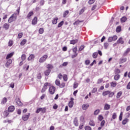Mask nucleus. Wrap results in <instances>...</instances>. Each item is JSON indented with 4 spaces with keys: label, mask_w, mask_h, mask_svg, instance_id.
Wrapping results in <instances>:
<instances>
[{
    "label": "nucleus",
    "mask_w": 130,
    "mask_h": 130,
    "mask_svg": "<svg viewBox=\"0 0 130 130\" xmlns=\"http://www.w3.org/2000/svg\"><path fill=\"white\" fill-rule=\"evenodd\" d=\"M30 117V113H28V115H24L22 116V119L24 120V121H26V120H28V119Z\"/></svg>",
    "instance_id": "nucleus-5"
},
{
    "label": "nucleus",
    "mask_w": 130,
    "mask_h": 130,
    "mask_svg": "<svg viewBox=\"0 0 130 130\" xmlns=\"http://www.w3.org/2000/svg\"><path fill=\"white\" fill-rule=\"evenodd\" d=\"M57 20H58V18H57V17H56V18H54L52 20V23L54 25H55V24H57Z\"/></svg>",
    "instance_id": "nucleus-20"
},
{
    "label": "nucleus",
    "mask_w": 130,
    "mask_h": 130,
    "mask_svg": "<svg viewBox=\"0 0 130 130\" xmlns=\"http://www.w3.org/2000/svg\"><path fill=\"white\" fill-rule=\"evenodd\" d=\"M122 95V92L119 91L117 93L116 98L117 99H119V98H120V96Z\"/></svg>",
    "instance_id": "nucleus-22"
},
{
    "label": "nucleus",
    "mask_w": 130,
    "mask_h": 130,
    "mask_svg": "<svg viewBox=\"0 0 130 130\" xmlns=\"http://www.w3.org/2000/svg\"><path fill=\"white\" fill-rule=\"evenodd\" d=\"M69 106L70 108H72L74 106V101H70L69 103Z\"/></svg>",
    "instance_id": "nucleus-29"
},
{
    "label": "nucleus",
    "mask_w": 130,
    "mask_h": 130,
    "mask_svg": "<svg viewBox=\"0 0 130 130\" xmlns=\"http://www.w3.org/2000/svg\"><path fill=\"white\" fill-rule=\"evenodd\" d=\"M80 23H81V21L78 20L75 21L73 25H79V24H80Z\"/></svg>",
    "instance_id": "nucleus-51"
},
{
    "label": "nucleus",
    "mask_w": 130,
    "mask_h": 130,
    "mask_svg": "<svg viewBox=\"0 0 130 130\" xmlns=\"http://www.w3.org/2000/svg\"><path fill=\"white\" fill-rule=\"evenodd\" d=\"M102 82H103V79H99L98 80V84H101V83H102Z\"/></svg>",
    "instance_id": "nucleus-62"
},
{
    "label": "nucleus",
    "mask_w": 130,
    "mask_h": 130,
    "mask_svg": "<svg viewBox=\"0 0 130 130\" xmlns=\"http://www.w3.org/2000/svg\"><path fill=\"white\" fill-rule=\"evenodd\" d=\"M13 55H14V52L10 53V54H8L7 55L6 59H9V58H11V57H12V56H13Z\"/></svg>",
    "instance_id": "nucleus-16"
},
{
    "label": "nucleus",
    "mask_w": 130,
    "mask_h": 130,
    "mask_svg": "<svg viewBox=\"0 0 130 130\" xmlns=\"http://www.w3.org/2000/svg\"><path fill=\"white\" fill-rule=\"evenodd\" d=\"M97 56H98V53L94 52L92 54V57L93 58H97Z\"/></svg>",
    "instance_id": "nucleus-31"
},
{
    "label": "nucleus",
    "mask_w": 130,
    "mask_h": 130,
    "mask_svg": "<svg viewBox=\"0 0 130 130\" xmlns=\"http://www.w3.org/2000/svg\"><path fill=\"white\" fill-rule=\"evenodd\" d=\"M130 51V48H127L126 49V50L124 52V53H123V56H126V55H127V53H128V52H129Z\"/></svg>",
    "instance_id": "nucleus-19"
},
{
    "label": "nucleus",
    "mask_w": 130,
    "mask_h": 130,
    "mask_svg": "<svg viewBox=\"0 0 130 130\" xmlns=\"http://www.w3.org/2000/svg\"><path fill=\"white\" fill-rule=\"evenodd\" d=\"M111 87H116V82H111Z\"/></svg>",
    "instance_id": "nucleus-39"
},
{
    "label": "nucleus",
    "mask_w": 130,
    "mask_h": 130,
    "mask_svg": "<svg viewBox=\"0 0 130 130\" xmlns=\"http://www.w3.org/2000/svg\"><path fill=\"white\" fill-rule=\"evenodd\" d=\"M47 68L48 69V70H50V69H53V66L49 64L47 66Z\"/></svg>",
    "instance_id": "nucleus-43"
},
{
    "label": "nucleus",
    "mask_w": 130,
    "mask_h": 130,
    "mask_svg": "<svg viewBox=\"0 0 130 130\" xmlns=\"http://www.w3.org/2000/svg\"><path fill=\"white\" fill-rule=\"evenodd\" d=\"M41 111L42 112V113H45V111H46V110L45 108H41Z\"/></svg>",
    "instance_id": "nucleus-59"
},
{
    "label": "nucleus",
    "mask_w": 130,
    "mask_h": 130,
    "mask_svg": "<svg viewBox=\"0 0 130 130\" xmlns=\"http://www.w3.org/2000/svg\"><path fill=\"white\" fill-rule=\"evenodd\" d=\"M77 50H78V48H77V47H75L73 49V51L74 53H77Z\"/></svg>",
    "instance_id": "nucleus-54"
},
{
    "label": "nucleus",
    "mask_w": 130,
    "mask_h": 130,
    "mask_svg": "<svg viewBox=\"0 0 130 130\" xmlns=\"http://www.w3.org/2000/svg\"><path fill=\"white\" fill-rule=\"evenodd\" d=\"M74 123L76 126H78L79 125V123L78 122V119L75 118L74 120Z\"/></svg>",
    "instance_id": "nucleus-21"
},
{
    "label": "nucleus",
    "mask_w": 130,
    "mask_h": 130,
    "mask_svg": "<svg viewBox=\"0 0 130 130\" xmlns=\"http://www.w3.org/2000/svg\"><path fill=\"white\" fill-rule=\"evenodd\" d=\"M62 25H63V21H62L60 23H59V24H58V27L60 28V27H61Z\"/></svg>",
    "instance_id": "nucleus-42"
},
{
    "label": "nucleus",
    "mask_w": 130,
    "mask_h": 130,
    "mask_svg": "<svg viewBox=\"0 0 130 130\" xmlns=\"http://www.w3.org/2000/svg\"><path fill=\"white\" fill-rule=\"evenodd\" d=\"M120 78V75L118 74L115 75L114 77V79L115 81H118V80H119Z\"/></svg>",
    "instance_id": "nucleus-13"
},
{
    "label": "nucleus",
    "mask_w": 130,
    "mask_h": 130,
    "mask_svg": "<svg viewBox=\"0 0 130 130\" xmlns=\"http://www.w3.org/2000/svg\"><path fill=\"white\" fill-rule=\"evenodd\" d=\"M109 45V44H108V43H107V42L105 43H104L105 48H106V49L107 48V47H108Z\"/></svg>",
    "instance_id": "nucleus-53"
},
{
    "label": "nucleus",
    "mask_w": 130,
    "mask_h": 130,
    "mask_svg": "<svg viewBox=\"0 0 130 130\" xmlns=\"http://www.w3.org/2000/svg\"><path fill=\"white\" fill-rule=\"evenodd\" d=\"M115 74L116 75V74H120V70L118 69H116L115 70Z\"/></svg>",
    "instance_id": "nucleus-36"
},
{
    "label": "nucleus",
    "mask_w": 130,
    "mask_h": 130,
    "mask_svg": "<svg viewBox=\"0 0 130 130\" xmlns=\"http://www.w3.org/2000/svg\"><path fill=\"white\" fill-rule=\"evenodd\" d=\"M126 58H122L120 59V62H121V63H123V62H125V61H126Z\"/></svg>",
    "instance_id": "nucleus-33"
},
{
    "label": "nucleus",
    "mask_w": 130,
    "mask_h": 130,
    "mask_svg": "<svg viewBox=\"0 0 130 130\" xmlns=\"http://www.w3.org/2000/svg\"><path fill=\"white\" fill-rule=\"evenodd\" d=\"M78 86H79V84H78V83H74L73 85L74 89H76V88H78Z\"/></svg>",
    "instance_id": "nucleus-44"
},
{
    "label": "nucleus",
    "mask_w": 130,
    "mask_h": 130,
    "mask_svg": "<svg viewBox=\"0 0 130 130\" xmlns=\"http://www.w3.org/2000/svg\"><path fill=\"white\" fill-rule=\"evenodd\" d=\"M69 13L70 12L68 10L66 11L63 14V18H66L68 15H69Z\"/></svg>",
    "instance_id": "nucleus-25"
},
{
    "label": "nucleus",
    "mask_w": 130,
    "mask_h": 130,
    "mask_svg": "<svg viewBox=\"0 0 130 130\" xmlns=\"http://www.w3.org/2000/svg\"><path fill=\"white\" fill-rule=\"evenodd\" d=\"M3 28L5 29V30H8L9 28H10V24L8 23H5L3 25Z\"/></svg>",
    "instance_id": "nucleus-10"
},
{
    "label": "nucleus",
    "mask_w": 130,
    "mask_h": 130,
    "mask_svg": "<svg viewBox=\"0 0 130 130\" xmlns=\"http://www.w3.org/2000/svg\"><path fill=\"white\" fill-rule=\"evenodd\" d=\"M100 112V110H99V109L96 110L94 112V115H98V114H99Z\"/></svg>",
    "instance_id": "nucleus-32"
},
{
    "label": "nucleus",
    "mask_w": 130,
    "mask_h": 130,
    "mask_svg": "<svg viewBox=\"0 0 130 130\" xmlns=\"http://www.w3.org/2000/svg\"><path fill=\"white\" fill-rule=\"evenodd\" d=\"M112 40H113V41L117 40V36H114L113 37H112Z\"/></svg>",
    "instance_id": "nucleus-41"
},
{
    "label": "nucleus",
    "mask_w": 130,
    "mask_h": 130,
    "mask_svg": "<svg viewBox=\"0 0 130 130\" xmlns=\"http://www.w3.org/2000/svg\"><path fill=\"white\" fill-rule=\"evenodd\" d=\"M104 109L105 110H109V109H110V105L108 104H106L104 106Z\"/></svg>",
    "instance_id": "nucleus-12"
},
{
    "label": "nucleus",
    "mask_w": 130,
    "mask_h": 130,
    "mask_svg": "<svg viewBox=\"0 0 130 130\" xmlns=\"http://www.w3.org/2000/svg\"><path fill=\"white\" fill-rule=\"evenodd\" d=\"M50 72H51V70H50V69H48L47 70L45 71V76H49V74H50Z\"/></svg>",
    "instance_id": "nucleus-17"
},
{
    "label": "nucleus",
    "mask_w": 130,
    "mask_h": 130,
    "mask_svg": "<svg viewBox=\"0 0 130 130\" xmlns=\"http://www.w3.org/2000/svg\"><path fill=\"white\" fill-rule=\"evenodd\" d=\"M32 15H33V11H31V12H30L27 14V18H30V17H31V16H32Z\"/></svg>",
    "instance_id": "nucleus-38"
},
{
    "label": "nucleus",
    "mask_w": 130,
    "mask_h": 130,
    "mask_svg": "<svg viewBox=\"0 0 130 130\" xmlns=\"http://www.w3.org/2000/svg\"><path fill=\"white\" fill-rule=\"evenodd\" d=\"M21 59L22 61H24L26 59V55L25 54H22L21 56Z\"/></svg>",
    "instance_id": "nucleus-40"
},
{
    "label": "nucleus",
    "mask_w": 130,
    "mask_h": 130,
    "mask_svg": "<svg viewBox=\"0 0 130 130\" xmlns=\"http://www.w3.org/2000/svg\"><path fill=\"white\" fill-rule=\"evenodd\" d=\"M47 89V87L46 86H43L42 89V93H43L44 92H45V90Z\"/></svg>",
    "instance_id": "nucleus-49"
},
{
    "label": "nucleus",
    "mask_w": 130,
    "mask_h": 130,
    "mask_svg": "<svg viewBox=\"0 0 130 130\" xmlns=\"http://www.w3.org/2000/svg\"><path fill=\"white\" fill-rule=\"evenodd\" d=\"M55 84L56 85V86H60V81L56 80L55 81Z\"/></svg>",
    "instance_id": "nucleus-46"
},
{
    "label": "nucleus",
    "mask_w": 130,
    "mask_h": 130,
    "mask_svg": "<svg viewBox=\"0 0 130 130\" xmlns=\"http://www.w3.org/2000/svg\"><path fill=\"white\" fill-rule=\"evenodd\" d=\"M85 130H92V128H91V127L89 126H86L85 127Z\"/></svg>",
    "instance_id": "nucleus-56"
},
{
    "label": "nucleus",
    "mask_w": 130,
    "mask_h": 130,
    "mask_svg": "<svg viewBox=\"0 0 130 130\" xmlns=\"http://www.w3.org/2000/svg\"><path fill=\"white\" fill-rule=\"evenodd\" d=\"M126 20H127V18H126V17L123 16V17H122L121 18L120 21H121V23H124V22H125V21H126Z\"/></svg>",
    "instance_id": "nucleus-18"
},
{
    "label": "nucleus",
    "mask_w": 130,
    "mask_h": 130,
    "mask_svg": "<svg viewBox=\"0 0 130 130\" xmlns=\"http://www.w3.org/2000/svg\"><path fill=\"white\" fill-rule=\"evenodd\" d=\"M89 125H91V126H95V123H94V121L90 120L89 122Z\"/></svg>",
    "instance_id": "nucleus-28"
},
{
    "label": "nucleus",
    "mask_w": 130,
    "mask_h": 130,
    "mask_svg": "<svg viewBox=\"0 0 130 130\" xmlns=\"http://www.w3.org/2000/svg\"><path fill=\"white\" fill-rule=\"evenodd\" d=\"M9 112H10L8 111H5L4 112V114H5L6 116H8V115H9Z\"/></svg>",
    "instance_id": "nucleus-63"
},
{
    "label": "nucleus",
    "mask_w": 130,
    "mask_h": 130,
    "mask_svg": "<svg viewBox=\"0 0 130 130\" xmlns=\"http://www.w3.org/2000/svg\"><path fill=\"white\" fill-rule=\"evenodd\" d=\"M103 116H102V115H100L99 116V120H100V121H101V120H102L103 119Z\"/></svg>",
    "instance_id": "nucleus-58"
},
{
    "label": "nucleus",
    "mask_w": 130,
    "mask_h": 130,
    "mask_svg": "<svg viewBox=\"0 0 130 130\" xmlns=\"http://www.w3.org/2000/svg\"><path fill=\"white\" fill-rule=\"evenodd\" d=\"M117 117V115H116V113H114L112 115L113 119H115Z\"/></svg>",
    "instance_id": "nucleus-45"
},
{
    "label": "nucleus",
    "mask_w": 130,
    "mask_h": 130,
    "mask_svg": "<svg viewBox=\"0 0 130 130\" xmlns=\"http://www.w3.org/2000/svg\"><path fill=\"white\" fill-rule=\"evenodd\" d=\"M8 110L9 112H13L14 110H15V106H10L9 107Z\"/></svg>",
    "instance_id": "nucleus-6"
},
{
    "label": "nucleus",
    "mask_w": 130,
    "mask_h": 130,
    "mask_svg": "<svg viewBox=\"0 0 130 130\" xmlns=\"http://www.w3.org/2000/svg\"><path fill=\"white\" fill-rule=\"evenodd\" d=\"M96 0H89L88 4L89 5H93L95 3Z\"/></svg>",
    "instance_id": "nucleus-34"
},
{
    "label": "nucleus",
    "mask_w": 130,
    "mask_h": 130,
    "mask_svg": "<svg viewBox=\"0 0 130 130\" xmlns=\"http://www.w3.org/2000/svg\"><path fill=\"white\" fill-rule=\"evenodd\" d=\"M108 42H112V37H110L108 39Z\"/></svg>",
    "instance_id": "nucleus-61"
},
{
    "label": "nucleus",
    "mask_w": 130,
    "mask_h": 130,
    "mask_svg": "<svg viewBox=\"0 0 130 130\" xmlns=\"http://www.w3.org/2000/svg\"><path fill=\"white\" fill-rule=\"evenodd\" d=\"M60 88H63L64 86H66V84L64 83H62L60 85H59Z\"/></svg>",
    "instance_id": "nucleus-55"
},
{
    "label": "nucleus",
    "mask_w": 130,
    "mask_h": 130,
    "mask_svg": "<svg viewBox=\"0 0 130 130\" xmlns=\"http://www.w3.org/2000/svg\"><path fill=\"white\" fill-rule=\"evenodd\" d=\"M12 61H13L12 60V59H9L6 64V68H9V66H10V64H11V63H12Z\"/></svg>",
    "instance_id": "nucleus-11"
},
{
    "label": "nucleus",
    "mask_w": 130,
    "mask_h": 130,
    "mask_svg": "<svg viewBox=\"0 0 130 130\" xmlns=\"http://www.w3.org/2000/svg\"><path fill=\"white\" fill-rule=\"evenodd\" d=\"M84 48H85V46L84 45H82L80 46V47L79 49V51H82V50H83V49H84Z\"/></svg>",
    "instance_id": "nucleus-47"
},
{
    "label": "nucleus",
    "mask_w": 130,
    "mask_h": 130,
    "mask_svg": "<svg viewBox=\"0 0 130 130\" xmlns=\"http://www.w3.org/2000/svg\"><path fill=\"white\" fill-rule=\"evenodd\" d=\"M90 60H86L85 61V64H86V66L90 64Z\"/></svg>",
    "instance_id": "nucleus-57"
},
{
    "label": "nucleus",
    "mask_w": 130,
    "mask_h": 130,
    "mask_svg": "<svg viewBox=\"0 0 130 130\" xmlns=\"http://www.w3.org/2000/svg\"><path fill=\"white\" fill-rule=\"evenodd\" d=\"M117 43H118L119 44H123V43H124V41H123V40H122V38L121 37L117 41Z\"/></svg>",
    "instance_id": "nucleus-8"
},
{
    "label": "nucleus",
    "mask_w": 130,
    "mask_h": 130,
    "mask_svg": "<svg viewBox=\"0 0 130 130\" xmlns=\"http://www.w3.org/2000/svg\"><path fill=\"white\" fill-rule=\"evenodd\" d=\"M89 108V104H83L82 105V109L83 110H86V109H88Z\"/></svg>",
    "instance_id": "nucleus-7"
},
{
    "label": "nucleus",
    "mask_w": 130,
    "mask_h": 130,
    "mask_svg": "<svg viewBox=\"0 0 130 130\" xmlns=\"http://www.w3.org/2000/svg\"><path fill=\"white\" fill-rule=\"evenodd\" d=\"M16 103L19 105V106H22L23 105V103L20 101V99H18V101L16 102Z\"/></svg>",
    "instance_id": "nucleus-30"
},
{
    "label": "nucleus",
    "mask_w": 130,
    "mask_h": 130,
    "mask_svg": "<svg viewBox=\"0 0 130 130\" xmlns=\"http://www.w3.org/2000/svg\"><path fill=\"white\" fill-rule=\"evenodd\" d=\"M48 56L47 55H44L42 57H41L39 59V62L42 63L44 62L47 59Z\"/></svg>",
    "instance_id": "nucleus-3"
},
{
    "label": "nucleus",
    "mask_w": 130,
    "mask_h": 130,
    "mask_svg": "<svg viewBox=\"0 0 130 130\" xmlns=\"http://www.w3.org/2000/svg\"><path fill=\"white\" fill-rule=\"evenodd\" d=\"M78 41H79L78 39L72 40L70 41V44H73V45H75L76 43H78Z\"/></svg>",
    "instance_id": "nucleus-9"
},
{
    "label": "nucleus",
    "mask_w": 130,
    "mask_h": 130,
    "mask_svg": "<svg viewBox=\"0 0 130 130\" xmlns=\"http://www.w3.org/2000/svg\"><path fill=\"white\" fill-rule=\"evenodd\" d=\"M119 119L120 121H121L122 120V112H121L119 117Z\"/></svg>",
    "instance_id": "nucleus-48"
},
{
    "label": "nucleus",
    "mask_w": 130,
    "mask_h": 130,
    "mask_svg": "<svg viewBox=\"0 0 130 130\" xmlns=\"http://www.w3.org/2000/svg\"><path fill=\"white\" fill-rule=\"evenodd\" d=\"M106 95H109V97L111 98L113 97L114 95V92H111L109 90H106L103 92V96H106Z\"/></svg>",
    "instance_id": "nucleus-1"
},
{
    "label": "nucleus",
    "mask_w": 130,
    "mask_h": 130,
    "mask_svg": "<svg viewBox=\"0 0 130 130\" xmlns=\"http://www.w3.org/2000/svg\"><path fill=\"white\" fill-rule=\"evenodd\" d=\"M104 124H105V121L103 120L101 123V126H104Z\"/></svg>",
    "instance_id": "nucleus-60"
},
{
    "label": "nucleus",
    "mask_w": 130,
    "mask_h": 130,
    "mask_svg": "<svg viewBox=\"0 0 130 130\" xmlns=\"http://www.w3.org/2000/svg\"><path fill=\"white\" fill-rule=\"evenodd\" d=\"M127 89H128V90H130V82L127 85Z\"/></svg>",
    "instance_id": "nucleus-64"
},
{
    "label": "nucleus",
    "mask_w": 130,
    "mask_h": 130,
    "mask_svg": "<svg viewBox=\"0 0 130 130\" xmlns=\"http://www.w3.org/2000/svg\"><path fill=\"white\" fill-rule=\"evenodd\" d=\"M39 32L40 34H43V32H44V29H43V28H40L39 30Z\"/></svg>",
    "instance_id": "nucleus-37"
},
{
    "label": "nucleus",
    "mask_w": 130,
    "mask_h": 130,
    "mask_svg": "<svg viewBox=\"0 0 130 130\" xmlns=\"http://www.w3.org/2000/svg\"><path fill=\"white\" fill-rule=\"evenodd\" d=\"M13 44H14V42H13L12 40H10L8 43V46L11 47L13 45Z\"/></svg>",
    "instance_id": "nucleus-35"
},
{
    "label": "nucleus",
    "mask_w": 130,
    "mask_h": 130,
    "mask_svg": "<svg viewBox=\"0 0 130 130\" xmlns=\"http://www.w3.org/2000/svg\"><path fill=\"white\" fill-rule=\"evenodd\" d=\"M49 93L51 95H53V94H54V92H55V87L54 86H51L49 88Z\"/></svg>",
    "instance_id": "nucleus-4"
},
{
    "label": "nucleus",
    "mask_w": 130,
    "mask_h": 130,
    "mask_svg": "<svg viewBox=\"0 0 130 130\" xmlns=\"http://www.w3.org/2000/svg\"><path fill=\"white\" fill-rule=\"evenodd\" d=\"M21 37H23V33L20 32L18 34V38H19V39H21Z\"/></svg>",
    "instance_id": "nucleus-50"
},
{
    "label": "nucleus",
    "mask_w": 130,
    "mask_h": 130,
    "mask_svg": "<svg viewBox=\"0 0 130 130\" xmlns=\"http://www.w3.org/2000/svg\"><path fill=\"white\" fill-rule=\"evenodd\" d=\"M34 58H35V56L34 54H30L29 56L28 57V60H32Z\"/></svg>",
    "instance_id": "nucleus-14"
},
{
    "label": "nucleus",
    "mask_w": 130,
    "mask_h": 130,
    "mask_svg": "<svg viewBox=\"0 0 130 130\" xmlns=\"http://www.w3.org/2000/svg\"><path fill=\"white\" fill-rule=\"evenodd\" d=\"M116 32H117V33H119V32L121 31V26H117L116 28Z\"/></svg>",
    "instance_id": "nucleus-27"
},
{
    "label": "nucleus",
    "mask_w": 130,
    "mask_h": 130,
    "mask_svg": "<svg viewBox=\"0 0 130 130\" xmlns=\"http://www.w3.org/2000/svg\"><path fill=\"white\" fill-rule=\"evenodd\" d=\"M128 122V118H125L124 120H123L122 122V124L124 125L125 124H126V123Z\"/></svg>",
    "instance_id": "nucleus-23"
},
{
    "label": "nucleus",
    "mask_w": 130,
    "mask_h": 130,
    "mask_svg": "<svg viewBox=\"0 0 130 130\" xmlns=\"http://www.w3.org/2000/svg\"><path fill=\"white\" fill-rule=\"evenodd\" d=\"M17 20V16L12 15L8 19L9 23H12V22H14V21H16Z\"/></svg>",
    "instance_id": "nucleus-2"
},
{
    "label": "nucleus",
    "mask_w": 130,
    "mask_h": 130,
    "mask_svg": "<svg viewBox=\"0 0 130 130\" xmlns=\"http://www.w3.org/2000/svg\"><path fill=\"white\" fill-rule=\"evenodd\" d=\"M7 101H8L7 98H4L2 101L1 104H5L7 103Z\"/></svg>",
    "instance_id": "nucleus-24"
},
{
    "label": "nucleus",
    "mask_w": 130,
    "mask_h": 130,
    "mask_svg": "<svg viewBox=\"0 0 130 130\" xmlns=\"http://www.w3.org/2000/svg\"><path fill=\"white\" fill-rule=\"evenodd\" d=\"M26 42L27 40H26V39H24L21 42L20 45L23 46V45H25V44H26Z\"/></svg>",
    "instance_id": "nucleus-26"
},
{
    "label": "nucleus",
    "mask_w": 130,
    "mask_h": 130,
    "mask_svg": "<svg viewBox=\"0 0 130 130\" xmlns=\"http://www.w3.org/2000/svg\"><path fill=\"white\" fill-rule=\"evenodd\" d=\"M37 24V17H35L32 21V25H36Z\"/></svg>",
    "instance_id": "nucleus-15"
},
{
    "label": "nucleus",
    "mask_w": 130,
    "mask_h": 130,
    "mask_svg": "<svg viewBox=\"0 0 130 130\" xmlns=\"http://www.w3.org/2000/svg\"><path fill=\"white\" fill-rule=\"evenodd\" d=\"M84 12H85V9L84 8L82 9L80 12H79V15H82V14H83V13H84Z\"/></svg>",
    "instance_id": "nucleus-52"
}]
</instances>
